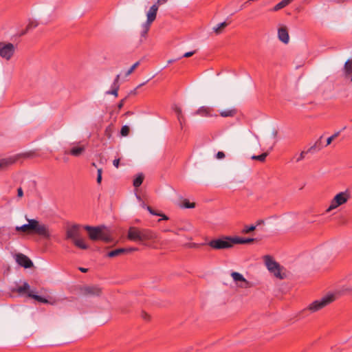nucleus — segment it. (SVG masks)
I'll return each instance as SVG.
<instances>
[{
    "label": "nucleus",
    "instance_id": "obj_1",
    "mask_svg": "<svg viewBox=\"0 0 352 352\" xmlns=\"http://www.w3.org/2000/svg\"><path fill=\"white\" fill-rule=\"evenodd\" d=\"M28 223L16 226L15 230L26 234H36L45 239L51 238L49 226L36 219H27Z\"/></svg>",
    "mask_w": 352,
    "mask_h": 352
},
{
    "label": "nucleus",
    "instance_id": "obj_2",
    "mask_svg": "<svg viewBox=\"0 0 352 352\" xmlns=\"http://www.w3.org/2000/svg\"><path fill=\"white\" fill-rule=\"evenodd\" d=\"M129 241L146 245L147 241L157 239V234L149 229H141L137 227H130L127 232Z\"/></svg>",
    "mask_w": 352,
    "mask_h": 352
},
{
    "label": "nucleus",
    "instance_id": "obj_3",
    "mask_svg": "<svg viewBox=\"0 0 352 352\" xmlns=\"http://www.w3.org/2000/svg\"><path fill=\"white\" fill-rule=\"evenodd\" d=\"M158 10V6L157 3L153 4L146 13V21L142 25V32L139 45L144 42L147 37V34L150 30L152 23L155 20L157 12Z\"/></svg>",
    "mask_w": 352,
    "mask_h": 352
},
{
    "label": "nucleus",
    "instance_id": "obj_4",
    "mask_svg": "<svg viewBox=\"0 0 352 352\" xmlns=\"http://www.w3.org/2000/svg\"><path fill=\"white\" fill-rule=\"evenodd\" d=\"M206 245H208L212 249L217 250L230 249L234 246L232 236L225 235H223L219 238L212 239L208 243H199V247Z\"/></svg>",
    "mask_w": 352,
    "mask_h": 352
},
{
    "label": "nucleus",
    "instance_id": "obj_5",
    "mask_svg": "<svg viewBox=\"0 0 352 352\" xmlns=\"http://www.w3.org/2000/svg\"><path fill=\"white\" fill-rule=\"evenodd\" d=\"M336 293L328 294L327 295L323 296L322 298L311 302L304 311L309 310L312 313L318 311L333 302L336 299Z\"/></svg>",
    "mask_w": 352,
    "mask_h": 352
},
{
    "label": "nucleus",
    "instance_id": "obj_6",
    "mask_svg": "<svg viewBox=\"0 0 352 352\" xmlns=\"http://www.w3.org/2000/svg\"><path fill=\"white\" fill-rule=\"evenodd\" d=\"M263 258L267 270L272 273L274 276L279 279L285 278V275L280 272V265L274 261L271 256L265 255Z\"/></svg>",
    "mask_w": 352,
    "mask_h": 352
},
{
    "label": "nucleus",
    "instance_id": "obj_7",
    "mask_svg": "<svg viewBox=\"0 0 352 352\" xmlns=\"http://www.w3.org/2000/svg\"><path fill=\"white\" fill-rule=\"evenodd\" d=\"M350 197L351 195L349 190L339 192L331 200L330 206L326 211L329 212L332 210L336 209L338 206L345 204L350 199Z\"/></svg>",
    "mask_w": 352,
    "mask_h": 352
},
{
    "label": "nucleus",
    "instance_id": "obj_8",
    "mask_svg": "<svg viewBox=\"0 0 352 352\" xmlns=\"http://www.w3.org/2000/svg\"><path fill=\"white\" fill-rule=\"evenodd\" d=\"M80 292L88 297H99L102 294V288L97 285H85L81 287Z\"/></svg>",
    "mask_w": 352,
    "mask_h": 352
},
{
    "label": "nucleus",
    "instance_id": "obj_9",
    "mask_svg": "<svg viewBox=\"0 0 352 352\" xmlns=\"http://www.w3.org/2000/svg\"><path fill=\"white\" fill-rule=\"evenodd\" d=\"M81 226L79 224H74L67 226L65 231V239L72 240V242L80 237L81 235Z\"/></svg>",
    "mask_w": 352,
    "mask_h": 352
},
{
    "label": "nucleus",
    "instance_id": "obj_10",
    "mask_svg": "<svg viewBox=\"0 0 352 352\" xmlns=\"http://www.w3.org/2000/svg\"><path fill=\"white\" fill-rule=\"evenodd\" d=\"M15 52L14 45L11 43H1L0 56L6 60H10Z\"/></svg>",
    "mask_w": 352,
    "mask_h": 352
},
{
    "label": "nucleus",
    "instance_id": "obj_11",
    "mask_svg": "<svg viewBox=\"0 0 352 352\" xmlns=\"http://www.w3.org/2000/svg\"><path fill=\"white\" fill-rule=\"evenodd\" d=\"M72 145L73 146L71 149L65 151V154L70 155L74 157H79L82 155L86 150V146L82 144L80 142L72 143Z\"/></svg>",
    "mask_w": 352,
    "mask_h": 352
},
{
    "label": "nucleus",
    "instance_id": "obj_12",
    "mask_svg": "<svg viewBox=\"0 0 352 352\" xmlns=\"http://www.w3.org/2000/svg\"><path fill=\"white\" fill-rule=\"evenodd\" d=\"M83 228L88 232L89 239L93 241L98 240L102 232L99 227L85 226Z\"/></svg>",
    "mask_w": 352,
    "mask_h": 352
},
{
    "label": "nucleus",
    "instance_id": "obj_13",
    "mask_svg": "<svg viewBox=\"0 0 352 352\" xmlns=\"http://www.w3.org/2000/svg\"><path fill=\"white\" fill-rule=\"evenodd\" d=\"M231 276L234 282L238 284L239 287L241 288H248L250 286L249 281H248L240 273L232 272L231 273Z\"/></svg>",
    "mask_w": 352,
    "mask_h": 352
},
{
    "label": "nucleus",
    "instance_id": "obj_14",
    "mask_svg": "<svg viewBox=\"0 0 352 352\" xmlns=\"http://www.w3.org/2000/svg\"><path fill=\"white\" fill-rule=\"evenodd\" d=\"M16 261L19 265L25 268H30L33 266L32 261L27 256L21 253L16 255Z\"/></svg>",
    "mask_w": 352,
    "mask_h": 352
},
{
    "label": "nucleus",
    "instance_id": "obj_15",
    "mask_svg": "<svg viewBox=\"0 0 352 352\" xmlns=\"http://www.w3.org/2000/svg\"><path fill=\"white\" fill-rule=\"evenodd\" d=\"M138 250V249L137 248H118L109 252L107 254V256L111 258L116 257L124 254H128L134 251H137Z\"/></svg>",
    "mask_w": 352,
    "mask_h": 352
},
{
    "label": "nucleus",
    "instance_id": "obj_16",
    "mask_svg": "<svg viewBox=\"0 0 352 352\" xmlns=\"http://www.w3.org/2000/svg\"><path fill=\"white\" fill-rule=\"evenodd\" d=\"M278 37L283 43L287 44L289 43V36L286 27H282L278 30Z\"/></svg>",
    "mask_w": 352,
    "mask_h": 352
},
{
    "label": "nucleus",
    "instance_id": "obj_17",
    "mask_svg": "<svg viewBox=\"0 0 352 352\" xmlns=\"http://www.w3.org/2000/svg\"><path fill=\"white\" fill-rule=\"evenodd\" d=\"M30 285L27 282H24L22 286H20L17 288H12L10 290L12 292H16L19 294H27L28 295V293L30 292Z\"/></svg>",
    "mask_w": 352,
    "mask_h": 352
},
{
    "label": "nucleus",
    "instance_id": "obj_18",
    "mask_svg": "<svg viewBox=\"0 0 352 352\" xmlns=\"http://www.w3.org/2000/svg\"><path fill=\"white\" fill-rule=\"evenodd\" d=\"M173 109L177 113L178 121L180 124L181 128L182 129L185 122V118L182 113V110L181 107L177 104H174L173 106Z\"/></svg>",
    "mask_w": 352,
    "mask_h": 352
},
{
    "label": "nucleus",
    "instance_id": "obj_19",
    "mask_svg": "<svg viewBox=\"0 0 352 352\" xmlns=\"http://www.w3.org/2000/svg\"><path fill=\"white\" fill-rule=\"evenodd\" d=\"M233 245L234 244H245L254 242L256 239L254 238H241L239 236H232Z\"/></svg>",
    "mask_w": 352,
    "mask_h": 352
},
{
    "label": "nucleus",
    "instance_id": "obj_20",
    "mask_svg": "<svg viewBox=\"0 0 352 352\" xmlns=\"http://www.w3.org/2000/svg\"><path fill=\"white\" fill-rule=\"evenodd\" d=\"M294 1V0H282L278 3H277L275 6H274L271 9V11L277 12V11L287 7L288 5H289Z\"/></svg>",
    "mask_w": 352,
    "mask_h": 352
},
{
    "label": "nucleus",
    "instance_id": "obj_21",
    "mask_svg": "<svg viewBox=\"0 0 352 352\" xmlns=\"http://www.w3.org/2000/svg\"><path fill=\"white\" fill-rule=\"evenodd\" d=\"M73 243L74 244L75 246L82 250H87L89 248V246L85 243L84 239L82 238L81 236L76 239L73 241Z\"/></svg>",
    "mask_w": 352,
    "mask_h": 352
},
{
    "label": "nucleus",
    "instance_id": "obj_22",
    "mask_svg": "<svg viewBox=\"0 0 352 352\" xmlns=\"http://www.w3.org/2000/svg\"><path fill=\"white\" fill-rule=\"evenodd\" d=\"M144 175L143 173H139L136 177L133 179V185L135 188L140 186L144 181Z\"/></svg>",
    "mask_w": 352,
    "mask_h": 352
},
{
    "label": "nucleus",
    "instance_id": "obj_23",
    "mask_svg": "<svg viewBox=\"0 0 352 352\" xmlns=\"http://www.w3.org/2000/svg\"><path fill=\"white\" fill-rule=\"evenodd\" d=\"M236 114V110L233 109H228V110H224L221 111L220 112V116L224 118L226 117H234Z\"/></svg>",
    "mask_w": 352,
    "mask_h": 352
},
{
    "label": "nucleus",
    "instance_id": "obj_24",
    "mask_svg": "<svg viewBox=\"0 0 352 352\" xmlns=\"http://www.w3.org/2000/svg\"><path fill=\"white\" fill-rule=\"evenodd\" d=\"M212 109L206 107H199V115L202 116H212Z\"/></svg>",
    "mask_w": 352,
    "mask_h": 352
},
{
    "label": "nucleus",
    "instance_id": "obj_25",
    "mask_svg": "<svg viewBox=\"0 0 352 352\" xmlns=\"http://www.w3.org/2000/svg\"><path fill=\"white\" fill-rule=\"evenodd\" d=\"M28 297L32 298L40 302H43V303L48 302V300L46 298H45L41 296L36 295V294H33L32 292L28 293Z\"/></svg>",
    "mask_w": 352,
    "mask_h": 352
},
{
    "label": "nucleus",
    "instance_id": "obj_26",
    "mask_svg": "<svg viewBox=\"0 0 352 352\" xmlns=\"http://www.w3.org/2000/svg\"><path fill=\"white\" fill-rule=\"evenodd\" d=\"M114 132V126L112 124H109L104 130V135L110 139L112 137L113 133Z\"/></svg>",
    "mask_w": 352,
    "mask_h": 352
},
{
    "label": "nucleus",
    "instance_id": "obj_27",
    "mask_svg": "<svg viewBox=\"0 0 352 352\" xmlns=\"http://www.w3.org/2000/svg\"><path fill=\"white\" fill-rule=\"evenodd\" d=\"M228 25L226 21L219 23L217 27L214 28V31L216 34H219L222 32L223 30Z\"/></svg>",
    "mask_w": 352,
    "mask_h": 352
},
{
    "label": "nucleus",
    "instance_id": "obj_28",
    "mask_svg": "<svg viewBox=\"0 0 352 352\" xmlns=\"http://www.w3.org/2000/svg\"><path fill=\"white\" fill-rule=\"evenodd\" d=\"M268 155V153H263L259 155H252V159L254 160H258L260 162H264Z\"/></svg>",
    "mask_w": 352,
    "mask_h": 352
},
{
    "label": "nucleus",
    "instance_id": "obj_29",
    "mask_svg": "<svg viewBox=\"0 0 352 352\" xmlns=\"http://www.w3.org/2000/svg\"><path fill=\"white\" fill-rule=\"evenodd\" d=\"M256 226L254 225H250V226H245L242 233L243 234H248L252 231H254L256 230Z\"/></svg>",
    "mask_w": 352,
    "mask_h": 352
},
{
    "label": "nucleus",
    "instance_id": "obj_30",
    "mask_svg": "<svg viewBox=\"0 0 352 352\" xmlns=\"http://www.w3.org/2000/svg\"><path fill=\"white\" fill-rule=\"evenodd\" d=\"M139 65L140 61H137L136 63H135L126 72L125 76L131 75L134 72V70L139 66Z\"/></svg>",
    "mask_w": 352,
    "mask_h": 352
},
{
    "label": "nucleus",
    "instance_id": "obj_31",
    "mask_svg": "<svg viewBox=\"0 0 352 352\" xmlns=\"http://www.w3.org/2000/svg\"><path fill=\"white\" fill-rule=\"evenodd\" d=\"M14 162L12 160H0V168L8 166Z\"/></svg>",
    "mask_w": 352,
    "mask_h": 352
},
{
    "label": "nucleus",
    "instance_id": "obj_32",
    "mask_svg": "<svg viewBox=\"0 0 352 352\" xmlns=\"http://www.w3.org/2000/svg\"><path fill=\"white\" fill-rule=\"evenodd\" d=\"M339 135H340V131H338V132L335 133L333 135H332L331 136H330L329 138H328L327 140V144H326L325 146L329 145L332 142V141L334 140Z\"/></svg>",
    "mask_w": 352,
    "mask_h": 352
},
{
    "label": "nucleus",
    "instance_id": "obj_33",
    "mask_svg": "<svg viewBox=\"0 0 352 352\" xmlns=\"http://www.w3.org/2000/svg\"><path fill=\"white\" fill-rule=\"evenodd\" d=\"M112 87H113L112 90L107 91V94H112L114 96L117 97L118 96V90H119V88H120V85L112 86Z\"/></svg>",
    "mask_w": 352,
    "mask_h": 352
},
{
    "label": "nucleus",
    "instance_id": "obj_34",
    "mask_svg": "<svg viewBox=\"0 0 352 352\" xmlns=\"http://www.w3.org/2000/svg\"><path fill=\"white\" fill-rule=\"evenodd\" d=\"M129 127L126 125H124L121 129L120 134L122 136H127L129 133Z\"/></svg>",
    "mask_w": 352,
    "mask_h": 352
},
{
    "label": "nucleus",
    "instance_id": "obj_35",
    "mask_svg": "<svg viewBox=\"0 0 352 352\" xmlns=\"http://www.w3.org/2000/svg\"><path fill=\"white\" fill-rule=\"evenodd\" d=\"M183 206L186 208H192L195 207V203H190L188 200H185L183 203Z\"/></svg>",
    "mask_w": 352,
    "mask_h": 352
},
{
    "label": "nucleus",
    "instance_id": "obj_36",
    "mask_svg": "<svg viewBox=\"0 0 352 352\" xmlns=\"http://www.w3.org/2000/svg\"><path fill=\"white\" fill-rule=\"evenodd\" d=\"M342 293H349L352 294V285H346L342 287Z\"/></svg>",
    "mask_w": 352,
    "mask_h": 352
},
{
    "label": "nucleus",
    "instance_id": "obj_37",
    "mask_svg": "<svg viewBox=\"0 0 352 352\" xmlns=\"http://www.w3.org/2000/svg\"><path fill=\"white\" fill-rule=\"evenodd\" d=\"M322 139V136H320V138L314 144L315 146L317 147V151H320L323 147Z\"/></svg>",
    "mask_w": 352,
    "mask_h": 352
},
{
    "label": "nucleus",
    "instance_id": "obj_38",
    "mask_svg": "<svg viewBox=\"0 0 352 352\" xmlns=\"http://www.w3.org/2000/svg\"><path fill=\"white\" fill-rule=\"evenodd\" d=\"M307 153H308V152L307 151H302L299 154V155L297 157L296 160V162H299L302 161L305 157V155Z\"/></svg>",
    "mask_w": 352,
    "mask_h": 352
},
{
    "label": "nucleus",
    "instance_id": "obj_39",
    "mask_svg": "<svg viewBox=\"0 0 352 352\" xmlns=\"http://www.w3.org/2000/svg\"><path fill=\"white\" fill-rule=\"evenodd\" d=\"M148 81H149V80H147L146 82H144L140 84L139 85H138L136 88H135L133 91H131L130 92V94L135 95L137 94V89H139L140 87L144 86V85H146Z\"/></svg>",
    "mask_w": 352,
    "mask_h": 352
},
{
    "label": "nucleus",
    "instance_id": "obj_40",
    "mask_svg": "<svg viewBox=\"0 0 352 352\" xmlns=\"http://www.w3.org/2000/svg\"><path fill=\"white\" fill-rule=\"evenodd\" d=\"M102 168H98L97 171V183L99 184L101 183L102 181Z\"/></svg>",
    "mask_w": 352,
    "mask_h": 352
},
{
    "label": "nucleus",
    "instance_id": "obj_41",
    "mask_svg": "<svg viewBox=\"0 0 352 352\" xmlns=\"http://www.w3.org/2000/svg\"><path fill=\"white\" fill-rule=\"evenodd\" d=\"M146 209L153 215H155V216L161 215V212L154 210L151 206H147Z\"/></svg>",
    "mask_w": 352,
    "mask_h": 352
},
{
    "label": "nucleus",
    "instance_id": "obj_42",
    "mask_svg": "<svg viewBox=\"0 0 352 352\" xmlns=\"http://www.w3.org/2000/svg\"><path fill=\"white\" fill-rule=\"evenodd\" d=\"M99 239L102 240L105 242H109L111 241L109 236L106 235L103 232H102V234H100Z\"/></svg>",
    "mask_w": 352,
    "mask_h": 352
},
{
    "label": "nucleus",
    "instance_id": "obj_43",
    "mask_svg": "<svg viewBox=\"0 0 352 352\" xmlns=\"http://www.w3.org/2000/svg\"><path fill=\"white\" fill-rule=\"evenodd\" d=\"M141 317L144 320H150V316L145 311H142L141 312Z\"/></svg>",
    "mask_w": 352,
    "mask_h": 352
},
{
    "label": "nucleus",
    "instance_id": "obj_44",
    "mask_svg": "<svg viewBox=\"0 0 352 352\" xmlns=\"http://www.w3.org/2000/svg\"><path fill=\"white\" fill-rule=\"evenodd\" d=\"M36 26H37V23H34V22L29 23V24L26 27V32L32 28H36Z\"/></svg>",
    "mask_w": 352,
    "mask_h": 352
},
{
    "label": "nucleus",
    "instance_id": "obj_45",
    "mask_svg": "<svg viewBox=\"0 0 352 352\" xmlns=\"http://www.w3.org/2000/svg\"><path fill=\"white\" fill-rule=\"evenodd\" d=\"M225 153L223 151H218L216 154V157L218 160H222L225 157Z\"/></svg>",
    "mask_w": 352,
    "mask_h": 352
},
{
    "label": "nucleus",
    "instance_id": "obj_46",
    "mask_svg": "<svg viewBox=\"0 0 352 352\" xmlns=\"http://www.w3.org/2000/svg\"><path fill=\"white\" fill-rule=\"evenodd\" d=\"M120 74H118L116 76V78L113 82V85L112 86H116V85H119V80H120Z\"/></svg>",
    "mask_w": 352,
    "mask_h": 352
},
{
    "label": "nucleus",
    "instance_id": "obj_47",
    "mask_svg": "<svg viewBox=\"0 0 352 352\" xmlns=\"http://www.w3.org/2000/svg\"><path fill=\"white\" fill-rule=\"evenodd\" d=\"M23 196V191L21 187L17 189V197L21 198Z\"/></svg>",
    "mask_w": 352,
    "mask_h": 352
},
{
    "label": "nucleus",
    "instance_id": "obj_48",
    "mask_svg": "<svg viewBox=\"0 0 352 352\" xmlns=\"http://www.w3.org/2000/svg\"><path fill=\"white\" fill-rule=\"evenodd\" d=\"M113 166L116 167V168H118L119 167V165H120V159L118 158V159H115L113 161Z\"/></svg>",
    "mask_w": 352,
    "mask_h": 352
},
{
    "label": "nucleus",
    "instance_id": "obj_49",
    "mask_svg": "<svg viewBox=\"0 0 352 352\" xmlns=\"http://www.w3.org/2000/svg\"><path fill=\"white\" fill-rule=\"evenodd\" d=\"M315 151H317V147L314 144L311 146L307 151L309 153H314Z\"/></svg>",
    "mask_w": 352,
    "mask_h": 352
},
{
    "label": "nucleus",
    "instance_id": "obj_50",
    "mask_svg": "<svg viewBox=\"0 0 352 352\" xmlns=\"http://www.w3.org/2000/svg\"><path fill=\"white\" fill-rule=\"evenodd\" d=\"M195 53V51L186 52L183 55V57H186V58L190 57V56H192Z\"/></svg>",
    "mask_w": 352,
    "mask_h": 352
},
{
    "label": "nucleus",
    "instance_id": "obj_51",
    "mask_svg": "<svg viewBox=\"0 0 352 352\" xmlns=\"http://www.w3.org/2000/svg\"><path fill=\"white\" fill-rule=\"evenodd\" d=\"M124 100L125 99H122V100H120V102L118 103V108L119 109H121L122 108V107L124 106Z\"/></svg>",
    "mask_w": 352,
    "mask_h": 352
},
{
    "label": "nucleus",
    "instance_id": "obj_52",
    "mask_svg": "<svg viewBox=\"0 0 352 352\" xmlns=\"http://www.w3.org/2000/svg\"><path fill=\"white\" fill-rule=\"evenodd\" d=\"M160 217H162V220H168V217L164 214H162L161 213V215H159ZM161 219H159L158 221H160Z\"/></svg>",
    "mask_w": 352,
    "mask_h": 352
},
{
    "label": "nucleus",
    "instance_id": "obj_53",
    "mask_svg": "<svg viewBox=\"0 0 352 352\" xmlns=\"http://www.w3.org/2000/svg\"><path fill=\"white\" fill-rule=\"evenodd\" d=\"M263 223H264V220H263V219H259V220H258V221H256V225H255V226H256V227H257V226H260V225H261V224H263Z\"/></svg>",
    "mask_w": 352,
    "mask_h": 352
},
{
    "label": "nucleus",
    "instance_id": "obj_54",
    "mask_svg": "<svg viewBox=\"0 0 352 352\" xmlns=\"http://www.w3.org/2000/svg\"><path fill=\"white\" fill-rule=\"evenodd\" d=\"M167 1H168V0H157V3H157V5L158 6V4H159V5H161V4H164V3H166V2H167Z\"/></svg>",
    "mask_w": 352,
    "mask_h": 352
},
{
    "label": "nucleus",
    "instance_id": "obj_55",
    "mask_svg": "<svg viewBox=\"0 0 352 352\" xmlns=\"http://www.w3.org/2000/svg\"><path fill=\"white\" fill-rule=\"evenodd\" d=\"M79 270L82 272H87L88 271V269L87 268H83V267H80L79 268Z\"/></svg>",
    "mask_w": 352,
    "mask_h": 352
},
{
    "label": "nucleus",
    "instance_id": "obj_56",
    "mask_svg": "<svg viewBox=\"0 0 352 352\" xmlns=\"http://www.w3.org/2000/svg\"><path fill=\"white\" fill-rule=\"evenodd\" d=\"M248 4H249V3H245V2L243 4H242V5H241V8H240L239 10H243V8H244L247 5H248Z\"/></svg>",
    "mask_w": 352,
    "mask_h": 352
},
{
    "label": "nucleus",
    "instance_id": "obj_57",
    "mask_svg": "<svg viewBox=\"0 0 352 352\" xmlns=\"http://www.w3.org/2000/svg\"><path fill=\"white\" fill-rule=\"evenodd\" d=\"M276 135H277V131H274V132L273 133V135H274V137H276Z\"/></svg>",
    "mask_w": 352,
    "mask_h": 352
},
{
    "label": "nucleus",
    "instance_id": "obj_58",
    "mask_svg": "<svg viewBox=\"0 0 352 352\" xmlns=\"http://www.w3.org/2000/svg\"><path fill=\"white\" fill-rule=\"evenodd\" d=\"M92 166H96V164H95L94 162V163H92Z\"/></svg>",
    "mask_w": 352,
    "mask_h": 352
}]
</instances>
